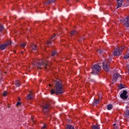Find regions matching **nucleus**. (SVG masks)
<instances>
[{
  "label": "nucleus",
  "instance_id": "obj_36",
  "mask_svg": "<svg viewBox=\"0 0 129 129\" xmlns=\"http://www.w3.org/2000/svg\"><path fill=\"white\" fill-rule=\"evenodd\" d=\"M18 100H19V101H21V98L18 97Z\"/></svg>",
  "mask_w": 129,
  "mask_h": 129
},
{
  "label": "nucleus",
  "instance_id": "obj_37",
  "mask_svg": "<svg viewBox=\"0 0 129 129\" xmlns=\"http://www.w3.org/2000/svg\"><path fill=\"white\" fill-rule=\"evenodd\" d=\"M115 125H116V124L115 123L113 124V126H115Z\"/></svg>",
  "mask_w": 129,
  "mask_h": 129
},
{
  "label": "nucleus",
  "instance_id": "obj_27",
  "mask_svg": "<svg viewBox=\"0 0 129 129\" xmlns=\"http://www.w3.org/2000/svg\"><path fill=\"white\" fill-rule=\"evenodd\" d=\"M8 94V92L7 91H5L4 93H3V96H7V95Z\"/></svg>",
  "mask_w": 129,
  "mask_h": 129
},
{
  "label": "nucleus",
  "instance_id": "obj_42",
  "mask_svg": "<svg viewBox=\"0 0 129 129\" xmlns=\"http://www.w3.org/2000/svg\"><path fill=\"white\" fill-rule=\"evenodd\" d=\"M23 51H21V53L23 54Z\"/></svg>",
  "mask_w": 129,
  "mask_h": 129
},
{
  "label": "nucleus",
  "instance_id": "obj_21",
  "mask_svg": "<svg viewBox=\"0 0 129 129\" xmlns=\"http://www.w3.org/2000/svg\"><path fill=\"white\" fill-rule=\"evenodd\" d=\"M125 115L126 117H129V111L128 110H126L125 112Z\"/></svg>",
  "mask_w": 129,
  "mask_h": 129
},
{
  "label": "nucleus",
  "instance_id": "obj_16",
  "mask_svg": "<svg viewBox=\"0 0 129 129\" xmlns=\"http://www.w3.org/2000/svg\"><path fill=\"white\" fill-rule=\"evenodd\" d=\"M77 34H78V33L75 30L72 31L71 32V36H74V35H77Z\"/></svg>",
  "mask_w": 129,
  "mask_h": 129
},
{
  "label": "nucleus",
  "instance_id": "obj_39",
  "mask_svg": "<svg viewBox=\"0 0 129 129\" xmlns=\"http://www.w3.org/2000/svg\"><path fill=\"white\" fill-rule=\"evenodd\" d=\"M67 2H69V0H66Z\"/></svg>",
  "mask_w": 129,
  "mask_h": 129
},
{
  "label": "nucleus",
  "instance_id": "obj_19",
  "mask_svg": "<svg viewBox=\"0 0 129 129\" xmlns=\"http://www.w3.org/2000/svg\"><path fill=\"white\" fill-rule=\"evenodd\" d=\"M15 84L17 87H19V86H21V83H20V81H16Z\"/></svg>",
  "mask_w": 129,
  "mask_h": 129
},
{
  "label": "nucleus",
  "instance_id": "obj_30",
  "mask_svg": "<svg viewBox=\"0 0 129 129\" xmlns=\"http://www.w3.org/2000/svg\"><path fill=\"white\" fill-rule=\"evenodd\" d=\"M55 36H56V34H53V35H52V36H51V37L50 38V39H54V38H55Z\"/></svg>",
  "mask_w": 129,
  "mask_h": 129
},
{
  "label": "nucleus",
  "instance_id": "obj_8",
  "mask_svg": "<svg viewBox=\"0 0 129 129\" xmlns=\"http://www.w3.org/2000/svg\"><path fill=\"white\" fill-rule=\"evenodd\" d=\"M127 92L125 90H124L122 93L120 95V97L122 98V99H127V97H128V96L127 95Z\"/></svg>",
  "mask_w": 129,
  "mask_h": 129
},
{
  "label": "nucleus",
  "instance_id": "obj_38",
  "mask_svg": "<svg viewBox=\"0 0 129 129\" xmlns=\"http://www.w3.org/2000/svg\"><path fill=\"white\" fill-rule=\"evenodd\" d=\"M114 128L117 129V126H114Z\"/></svg>",
  "mask_w": 129,
  "mask_h": 129
},
{
  "label": "nucleus",
  "instance_id": "obj_9",
  "mask_svg": "<svg viewBox=\"0 0 129 129\" xmlns=\"http://www.w3.org/2000/svg\"><path fill=\"white\" fill-rule=\"evenodd\" d=\"M117 78H120V75L118 73L114 74L113 77V81L114 82H116V80H117Z\"/></svg>",
  "mask_w": 129,
  "mask_h": 129
},
{
  "label": "nucleus",
  "instance_id": "obj_11",
  "mask_svg": "<svg viewBox=\"0 0 129 129\" xmlns=\"http://www.w3.org/2000/svg\"><path fill=\"white\" fill-rule=\"evenodd\" d=\"M30 93L28 94L27 96V99L29 100V99H32V98H34V96L33 94V93H31V91H30Z\"/></svg>",
  "mask_w": 129,
  "mask_h": 129
},
{
  "label": "nucleus",
  "instance_id": "obj_40",
  "mask_svg": "<svg viewBox=\"0 0 129 129\" xmlns=\"http://www.w3.org/2000/svg\"><path fill=\"white\" fill-rule=\"evenodd\" d=\"M14 53H16V50H14Z\"/></svg>",
  "mask_w": 129,
  "mask_h": 129
},
{
  "label": "nucleus",
  "instance_id": "obj_32",
  "mask_svg": "<svg viewBox=\"0 0 129 129\" xmlns=\"http://www.w3.org/2000/svg\"><path fill=\"white\" fill-rule=\"evenodd\" d=\"M21 104H22V103L21 102H18L17 103V106L21 105Z\"/></svg>",
  "mask_w": 129,
  "mask_h": 129
},
{
  "label": "nucleus",
  "instance_id": "obj_17",
  "mask_svg": "<svg viewBox=\"0 0 129 129\" xmlns=\"http://www.w3.org/2000/svg\"><path fill=\"white\" fill-rule=\"evenodd\" d=\"M107 109L108 110H110L111 109H112V105L111 104H109L107 106Z\"/></svg>",
  "mask_w": 129,
  "mask_h": 129
},
{
  "label": "nucleus",
  "instance_id": "obj_20",
  "mask_svg": "<svg viewBox=\"0 0 129 129\" xmlns=\"http://www.w3.org/2000/svg\"><path fill=\"white\" fill-rule=\"evenodd\" d=\"M56 55H57V51H56V50H54L52 51L51 56H56Z\"/></svg>",
  "mask_w": 129,
  "mask_h": 129
},
{
  "label": "nucleus",
  "instance_id": "obj_18",
  "mask_svg": "<svg viewBox=\"0 0 129 129\" xmlns=\"http://www.w3.org/2000/svg\"><path fill=\"white\" fill-rule=\"evenodd\" d=\"M67 129H74V127L72 125H67Z\"/></svg>",
  "mask_w": 129,
  "mask_h": 129
},
{
  "label": "nucleus",
  "instance_id": "obj_15",
  "mask_svg": "<svg viewBox=\"0 0 129 129\" xmlns=\"http://www.w3.org/2000/svg\"><path fill=\"white\" fill-rule=\"evenodd\" d=\"M32 49H33V50H37V45L35 44H32L31 46Z\"/></svg>",
  "mask_w": 129,
  "mask_h": 129
},
{
  "label": "nucleus",
  "instance_id": "obj_35",
  "mask_svg": "<svg viewBox=\"0 0 129 129\" xmlns=\"http://www.w3.org/2000/svg\"><path fill=\"white\" fill-rule=\"evenodd\" d=\"M31 119H32L33 122H34V118H33V117H31Z\"/></svg>",
  "mask_w": 129,
  "mask_h": 129
},
{
  "label": "nucleus",
  "instance_id": "obj_33",
  "mask_svg": "<svg viewBox=\"0 0 129 129\" xmlns=\"http://www.w3.org/2000/svg\"><path fill=\"white\" fill-rule=\"evenodd\" d=\"M44 128H46V125L45 124H44V126L41 127V129H44Z\"/></svg>",
  "mask_w": 129,
  "mask_h": 129
},
{
  "label": "nucleus",
  "instance_id": "obj_2",
  "mask_svg": "<svg viewBox=\"0 0 129 129\" xmlns=\"http://www.w3.org/2000/svg\"><path fill=\"white\" fill-rule=\"evenodd\" d=\"M35 66L38 69H43V68L49 69L50 68V64L48 63L47 61H38L36 63Z\"/></svg>",
  "mask_w": 129,
  "mask_h": 129
},
{
  "label": "nucleus",
  "instance_id": "obj_43",
  "mask_svg": "<svg viewBox=\"0 0 129 129\" xmlns=\"http://www.w3.org/2000/svg\"><path fill=\"white\" fill-rule=\"evenodd\" d=\"M0 75H2V73H0Z\"/></svg>",
  "mask_w": 129,
  "mask_h": 129
},
{
  "label": "nucleus",
  "instance_id": "obj_23",
  "mask_svg": "<svg viewBox=\"0 0 129 129\" xmlns=\"http://www.w3.org/2000/svg\"><path fill=\"white\" fill-rule=\"evenodd\" d=\"M46 45H52V41L48 40L47 42L46 43Z\"/></svg>",
  "mask_w": 129,
  "mask_h": 129
},
{
  "label": "nucleus",
  "instance_id": "obj_26",
  "mask_svg": "<svg viewBox=\"0 0 129 129\" xmlns=\"http://www.w3.org/2000/svg\"><path fill=\"white\" fill-rule=\"evenodd\" d=\"M128 58H129V54H127L124 56V59H128Z\"/></svg>",
  "mask_w": 129,
  "mask_h": 129
},
{
  "label": "nucleus",
  "instance_id": "obj_34",
  "mask_svg": "<svg viewBox=\"0 0 129 129\" xmlns=\"http://www.w3.org/2000/svg\"><path fill=\"white\" fill-rule=\"evenodd\" d=\"M102 98V96H101V95H100V96H99V99H100H100Z\"/></svg>",
  "mask_w": 129,
  "mask_h": 129
},
{
  "label": "nucleus",
  "instance_id": "obj_24",
  "mask_svg": "<svg viewBox=\"0 0 129 129\" xmlns=\"http://www.w3.org/2000/svg\"><path fill=\"white\" fill-rule=\"evenodd\" d=\"M92 129H99V127H98V126L94 125L92 126Z\"/></svg>",
  "mask_w": 129,
  "mask_h": 129
},
{
  "label": "nucleus",
  "instance_id": "obj_6",
  "mask_svg": "<svg viewBox=\"0 0 129 129\" xmlns=\"http://www.w3.org/2000/svg\"><path fill=\"white\" fill-rule=\"evenodd\" d=\"M124 49V47L121 46L118 48H117L114 52H113V56H120L122 54V50Z\"/></svg>",
  "mask_w": 129,
  "mask_h": 129
},
{
  "label": "nucleus",
  "instance_id": "obj_41",
  "mask_svg": "<svg viewBox=\"0 0 129 129\" xmlns=\"http://www.w3.org/2000/svg\"><path fill=\"white\" fill-rule=\"evenodd\" d=\"M52 86V85H51V84H49V86Z\"/></svg>",
  "mask_w": 129,
  "mask_h": 129
},
{
  "label": "nucleus",
  "instance_id": "obj_10",
  "mask_svg": "<svg viewBox=\"0 0 129 129\" xmlns=\"http://www.w3.org/2000/svg\"><path fill=\"white\" fill-rule=\"evenodd\" d=\"M117 6L116 9H119L120 7H121L122 5V3H123V0H117Z\"/></svg>",
  "mask_w": 129,
  "mask_h": 129
},
{
  "label": "nucleus",
  "instance_id": "obj_31",
  "mask_svg": "<svg viewBox=\"0 0 129 129\" xmlns=\"http://www.w3.org/2000/svg\"><path fill=\"white\" fill-rule=\"evenodd\" d=\"M21 46V47H25L26 46V44L22 43Z\"/></svg>",
  "mask_w": 129,
  "mask_h": 129
},
{
  "label": "nucleus",
  "instance_id": "obj_7",
  "mask_svg": "<svg viewBox=\"0 0 129 129\" xmlns=\"http://www.w3.org/2000/svg\"><path fill=\"white\" fill-rule=\"evenodd\" d=\"M121 22H123V25H124L126 28H129V17L121 20Z\"/></svg>",
  "mask_w": 129,
  "mask_h": 129
},
{
  "label": "nucleus",
  "instance_id": "obj_25",
  "mask_svg": "<svg viewBox=\"0 0 129 129\" xmlns=\"http://www.w3.org/2000/svg\"><path fill=\"white\" fill-rule=\"evenodd\" d=\"M97 51L99 54H102V53H103V51L101 50V49H98Z\"/></svg>",
  "mask_w": 129,
  "mask_h": 129
},
{
  "label": "nucleus",
  "instance_id": "obj_12",
  "mask_svg": "<svg viewBox=\"0 0 129 129\" xmlns=\"http://www.w3.org/2000/svg\"><path fill=\"white\" fill-rule=\"evenodd\" d=\"M8 46V44H4L0 45V50H5L7 46Z\"/></svg>",
  "mask_w": 129,
  "mask_h": 129
},
{
  "label": "nucleus",
  "instance_id": "obj_13",
  "mask_svg": "<svg viewBox=\"0 0 129 129\" xmlns=\"http://www.w3.org/2000/svg\"><path fill=\"white\" fill-rule=\"evenodd\" d=\"M56 0H48L46 1L45 4V5H50V4H52V3H55Z\"/></svg>",
  "mask_w": 129,
  "mask_h": 129
},
{
  "label": "nucleus",
  "instance_id": "obj_1",
  "mask_svg": "<svg viewBox=\"0 0 129 129\" xmlns=\"http://www.w3.org/2000/svg\"><path fill=\"white\" fill-rule=\"evenodd\" d=\"M52 85L54 89H51V94H62L64 93L63 90V86L62 85V82L59 81H54L52 83Z\"/></svg>",
  "mask_w": 129,
  "mask_h": 129
},
{
  "label": "nucleus",
  "instance_id": "obj_5",
  "mask_svg": "<svg viewBox=\"0 0 129 129\" xmlns=\"http://www.w3.org/2000/svg\"><path fill=\"white\" fill-rule=\"evenodd\" d=\"M101 70V67L98 64H95L92 68L91 74H97Z\"/></svg>",
  "mask_w": 129,
  "mask_h": 129
},
{
  "label": "nucleus",
  "instance_id": "obj_4",
  "mask_svg": "<svg viewBox=\"0 0 129 129\" xmlns=\"http://www.w3.org/2000/svg\"><path fill=\"white\" fill-rule=\"evenodd\" d=\"M111 61V58H109L108 60H104L103 61V69L106 72L109 71L110 61Z\"/></svg>",
  "mask_w": 129,
  "mask_h": 129
},
{
  "label": "nucleus",
  "instance_id": "obj_14",
  "mask_svg": "<svg viewBox=\"0 0 129 129\" xmlns=\"http://www.w3.org/2000/svg\"><path fill=\"white\" fill-rule=\"evenodd\" d=\"M99 101H100V99L97 100L96 99H94V102L93 103V105H95V104H98V103H99Z\"/></svg>",
  "mask_w": 129,
  "mask_h": 129
},
{
  "label": "nucleus",
  "instance_id": "obj_22",
  "mask_svg": "<svg viewBox=\"0 0 129 129\" xmlns=\"http://www.w3.org/2000/svg\"><path fill=\"white\" fill-rule=\"evenodd\" d=\"M4 26L0 24V32H3V31L4 30Z\"/></svg>",
  "mask_w": 129,
  "mask_h": 129
},
{
  "label": "nucleus",
  "instance_id": "obj_29",
  "mask_svg": "<svg viewBox=\"0 0 129 129\" xmlns=\"http://www.w3.org/2000/svg\"><path fill=\"white\" fill-rule=\"evenodd\" d=\"M5 44H8V46H9V45H12V41H10L8 42H7V43Z\"/></svg>",
  "mask_w": 129,
  "mask_h": 129
},
{
  "label": "nucleus",
  "instance_id": "obj_28",
  "mask_svg": "<svg viewBox=\"0 0 129 129\" xmlns=\"http://www.w3.org/2000/svg\"><path fill=\"white\" fill-rule=\"evenodd\" d=\"M122 88H124V87H123V85L122 84H120V89H122Z\"/></svg>",
  "mask_w": 129,
  "mask_h": 129
},
{
  "label": "nucleus",
  "instance_id": "obj_3",
  "mask_svg": "<svg viewBox=\"0 0 129 129\" xmlns=\"http://www.w3.org/2000/svg\"><path fill=\"white\" fill-rule=\"evenodd\" d=\"M50 105H51V104L49 102H47L41 105L42 110L44 114H47V113L50 111V109L51 108V106Z\"/></svg>",
  "mask_w": 129,
  "mask_h": 129
}]
</instances>
